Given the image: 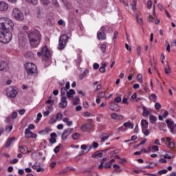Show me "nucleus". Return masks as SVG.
<instances>
[{
	"label": "nucleus",
	"instance_id": "obj_61",
	"mask_svg": "<svg viewBox=\"0 0 176 176\" xmlns=\"http://www.w3.org/2000/svg\"><path fill=\"white\" fill-rule=\"evenodd\" d=\"M104 167V162H102L98 166V170H102Z\"/></svg>",
	"mask_w": 176,
	"mask_h": 176
},
{
	"label": "nucleus",
	"instance_id": "obj_33",
	"mask_svg": "<svg viewBox=\"0 0 176 176\" xmlns=\"http://www.w3.org/2000/svg\"><path fill=\"white\" fill-rule=\"evenodd\" d=\"M143 113L142 115L144 117H146L149 115V111H148V109L145 106L142 107Z\"/></svg>",
	"mask_w": 176,
	"mask_h": 176
},
{
	"label": "nucleus",
	"instance_id": "obj_50",
	"mask_svg": "<svg viewBox=\"0 0 176 176\" xmlns=\"http://www.w3.org/2000/svg\"><path fill=\"white\" fill-rule=\"evenodd\" d=\"M137 79L138 82H140V83H142V74H138Z\"/></svg>",
	"mask_w": 176,
	"mask_h": 176
},
{
	"label": "nucleus",
	"instance_id": "obj_45",
	"mask_svg": "<svg viewBox=\"0 0 176 176\" xmlns=\"http://www.w3.org/2000/svg\"><path fill=\"white\" fill-rule=\"evenodd\" d=\"M170 133H172L173 134L176 133V124H175V125H173V126H170L169 128Z\"/></svg>",
	"mask_w": 176,
	"mask_h": 176
},
{
	"label": "nucleus",
	"instance_id": "obj_57",
	"mask_svg": "<svg viewBox=\"0 0 176 176\" xmlns=\"http://www.w3.org/2000/svg\"><path fill=\"white\" fill-rule=\"evenodd\" d=\"M19 162V160L17 158H14V160H12L10 163V164H16Z\"/></svg>",
	"mask_w": 176,
	"mask_h": 176
},
{
	"label": "nucleus",
	"instance_id": "obj_62",
	"mask_svg": "<svg viewBox=\"0 0 176 176\" xmlns=\"http://www.w3.org/2000/svg\"><path fill=\"white\" fill-rule=\"evenodd\" d=\"M169 148H170V149L174 148V146H175V144L173 142H169L168 144Z\"/></svg>",
	"mask_w": 176,
	"mask_h": 176
},
{
	"label": "nucleus",
	"instance_id": "obj_51",
	"mask_svg": "<svg viewBox=\"0 0 176 176\" xmlns=\"http://www.w3.org/2000/svg\"><path fill=\"white\" fill-rule=\"evenodd\" d=\"M60 146H57L54 148V152L55 153H58L60 152Z\"/></svg>",
	"mask_w": 176,
	"mask_h": 176
},
{
	"label": "nucleus",
	"instance_id": "obj_54",
	"mask_svg": "<svg viewBox=\"0 0 176 176\" xmlns=\"http://www.w3.org/2000/svg\"><path fill=\"white\" fill-rule=\"evenodd\" d=\"M42 118V113H38L37 114V118H36V123H38V122H39V120H41V118Z\"/></svg>",
	"mask_w": 176,
	"mask_h": 176
},
{
	"label": "nucleus",
	"instance_id": "obj_2",
	"mask_svg": "<svg viewBox=\"0 0 176 176\" xmlns=\"http://www.w3.org/2000/svg\"><path fill=\"white\" fill-rule=\"evenodd\" d=\"M13 27H14V23L12 20L9 18H0V30L11 31V30H13Z\"/></svg>",
	"mask_w": 176,
	"mask_h": 176
},
{
	"label": "nucleus",
	"instance_id": "obj_17",
	"mask_svg": "<svg viewBox=\"0 0 176 176\" xmlns=\"http://www.w3.org/2000/svg\"><path fill=\"white\" fill-rule=\"evenodd\" d=\"M57 133H52L50 134V144H56L57 142Z\"/></svg>",
	"mask_w": 176,
	"mask_h": 176
},
{
	"label": "nucleus",
	"instance_id": "obj_53",
	"mask_svg": "<svg viewBox=\"0 0 176 176\" xmlns=\"http://www.w3.org/2000/svg\"><path fill=\"white\" fill-rule=\"evenodd\" d=\"M111 167H112L111 162H107L104 164V168H111Z\"/></svg>",
	"mask_w": 176,
	"mask_h": 176
},
{
	"label": "nucleus",
	"instance_id": "obj_42",
	"mask_svg": "<svg viewBox=\"0 0 176 176\" xmlns=\"http://www.w3.org/2000/svg\"><path fill=\"white\" fill-rule=\"evenodd\" d=\"M98 98H104L105 97V91H100L97 94Z\"/></svg>",
	"mask_w": 176,
	"mask_h": 176
},
{
	"label": "nucleus",
	"instance_id": "obj_4",
	"mask_svg": "<svg viewBox=\"0 0 176 176\" xmlns=\"http://www.w3.org/2000/svg\"><path fill=\"white\" fill-rule=\"evenodd\" d=\"M6 91L7 97H10V98H16V96L19 94V89L13 86L7 88Z\"/></svg>",
	"mask_w": 176,
	"mask_h": 176
},
{
	"label": "nucleus",
	"instance_id": "obj_3",
	"mask_svg": "<svg viewBox=\"0 0 176 176\" xmlns=\"http://www.w3.org/2000/svg\"><path fill=\"white\" fill-rule=\"evenodd\" d=\"M25 69L29 76H38V67L32 63H27L25 65Z\"/></svg>",
	"mask_w": 176,
	"mask_h": 176
},
{
	"label": "nucleus",
	"instance_id": "obj_6",
	"mask_svg": "<svg viewBox=\"0 0 176 176\" xmlns=\"http://www.w3.org/2000/svg\"><path fill=\"white\" fill-rule=\"evenodd\" d=\"M12 17L17 20L18 21H23L24 20V14L21 12V10H19V8H15L12 10Z\"/></svg>",
	"mask_w": 176,
	"mask_h": 176
},
{
	"label": "nucleus",
	"instance_id": "obj_1",
	"mask_svg": "<svg viewBox=\"0 0 176 176\" xmlns=\"http://www.w3.org/2000/svg\"><path fill=\"white\" fill-rule=\"evenodd\" d=\"M29 42L32 47H38L41 42V34L39 32L30 31L28 33Z\"/></svg>",
	"mask_w": 176,
	"mask_h": 176
},
{
	"label": "nucleus",
	"instance_id": "obj_52",
	"mask_svg": "<svg viewBox=\"0 0 176 176\" xmlns=\"http://www.w3.org/2000/svg\"><path fill=\"white\" fill-rule=\"evenodd\" d=\"M45 103L49 104L50 105H54V100L50 99L45 102Z\"/></svg>",
	"mask_w": 176,
	"mask_h": 176
},
{
	"label": "nucleus",
	"instance_id": "obj_38",
	"mask_svg": "<svg viewBox=\"0 0 176 176\" xmlns=\"http://www.w3.org/2000/svg\"><path fill=\"white\" fill-rule=\"evenodd\" d=\"M80 138V134H79L78 133H74L72 135V140H79V138Z\"/></svg>",
	"mask_w": 176,
	"mask_h": 176
},
{
	"label": "nucleus",
	"instance_id": "obj_7",
	"mask_svg": "<svg viewBox=\"0 0 176 176\" xmlns=\"http://www.w3.org/2000/svg\"><path fill=\"white\" fill-rule=\"evenodd\" d=\"M107 28L104 26H102L100 30L97 33V38L99 41H105L107 39V34H105Z\"/></svg>",
	"mask_w": 176,
	"mask_h": 176
},
{
	"label": "nucleus",
	"instance_id": "obj_64",
	"mask_svg": "<svg viewBox=\"0 0 176 176\" xmlns=\"http://www.w3.org/2000/svg\"><path fill=\"white\" fill-rule=\"evenodd\" d=\"M82 105L85 108H89V102H87V101H85Z\"/></svg>",
	"mask_w": 176,
	"mask_h": 176
},
{
	"label": "nucleus",
	"instance_id": "obj_15",
	"mask_svg": "<svg viewBox=\"0 0 176 176\" xmlns=\"http://www.w3.org/2000/svg\"><path fill=\"white\" fill-rule=\"evenodd\" d=\"M8 9H9V5L4 1H0V12H6Z\"/></svg>",
	"mask_w": 176,
	"mask_h": 176
},
{
	"label": "nucleus",
	"instance_id": "obj_26",
	"mask_svg": "<svg viewBox=\"0 0 176 176\" xmlns=\"http://www.w3.org/2000/svg\"><path fill=\"white\" fill-rule=\"evenodd\" d=\"M157 120V118H156V116H151L149 117L150 123H151L152 124H155V123H156Z\"/></svg>",
	"mask_w": 176,
	"mask_h": 176
},
{
	"label": "nucleus",
	"instance_id": "obj_19",
	"mask_svg": "<svg viewBox=\"0 0 176 176\" xmlns=\"http://www.w3.org/2000/svg\"><path fill=\"white\" fill-rule=\"evenodd\" d=\"M50 131H52V129L46 127L45 129L39 131L38 134H40L41 135H46V134H49Z\"/></svg>",
	"mask_w": 176,
	"mask_h": 176
},
{
	"label": "nucleus",
	"instance_id": "obj_60",
	"mask_svg": "<svg viewBox=\"0 0 176 176\" xmlns=\"http://www.w3.org/2000/svg\"><path fill=\"white\" fill-rule=\"evenodd\" d=\"M115 102H122V98L118 96L114 99Z\"/></svg>",
	"mask_w": 176,
	"mask_h": 176
},
{
	"label": "nucleus",
	"instance_id": "obj_39",
	"mask_svg": "<svg viewBox=\"0 0 176 176\" xmlns=\"http://www.w3.org/2000/svg\"><path fill=\"white\" fill-rule=\"evenodd\" d=\"M91 157H102V153L96 152L92 154Z\"/></svg>",
	"mask_w": 176,
	"mask_h": 176
},
{
	"label": "nucleus",
	"instance_id": "obj_21",
	"mask_svg": "<svg viewBox=\"0 0 176 176\" xmlns=\"http://www.w3.org/2000/svg\"><path fill=\"white\" fill-rule=\"evenodd\" d=\"M15 139L16 138L14 137L9 138L8 140L6 143L5 147L9 148V146H10V145H12V142H13V141H14Z\"/></svg>",
	"mask_w": 176,
	"mask_h": 176
},
{
	"label": "nucleus",
	"instance_id": "obj_46",
	"mask_svg": "<svg viewBox=\"0 0 176 176\" xmlns=\"http://www.w3.org/2000/svg\"><path fill=\"white\" fill-rule=\"evenodd\" d=\"M67 89L65 87H63L60 89L61 91V96L62 97H64V96H65V94H67Z\"/></svg>",
	"mask_w": 176,
	"mask_h": 176
},
{
	"label": "nucleus",
	"instance_id": "obj_29",
	"mask_svg": "<svg viewBox=\"0 0 176 176\" xmlns=\"http://www.w3.org/2000/svg\"><path fill=\"white\" fill-rule=\"evenodd\" d=\"M36 16L38 19H42V17H43V12H42V11H41V10L38 8Z\"/></svg>",
	"mask_w": 176,
	"mask_h": 176
},
{
	"label": "nucleus",
	"instance_id": "obj_43",
	"mask_svg": "<svg viewBox=\"0 0 176 176\" xmlns=\"http://www.w3.org/2000/svg\"><path fill=\"white\" fill-rule=\"evenodd\" d=\"M41 2L42 5H44V6H48V5H50V1L49 0H41Z\"/></svg>",
	"mask_w": 176,
	"mask_h": 176
},
{
	"label": "nucleus",
	"instance_id": "obj_8",
	"mask_svg": "<svg viewBox=\"0 0 176 176\" xmlns=\"http://www.w3.org/2000/svg\"><path fill=\"white\" fill-rule=\"evenodd\" d=\"M37 55L38 56V57H41V56H43V57L49 58L50 57V51H49V49H47V47L45 45L42 47L41 52H38L37 53Z\"/></svg>",
	"mask_w": 176,
	"mask_h": 176
},
{
	"label": "nucleus",
	"instance_id": "obj_37",
	"mask_svg": "<svg viewBox=\"0 0 176 176\" xmlns=\"http://www.w3.org/2000/svg\"><path fill=\"white\" fill-rule=\"evenodd\" d=\"M166 124H168V128L170 129V127H173V126H175V124H174V122L170 120H166Z\"/></svg>",
	"mask_w": 176,
	"mask_h": 176
},
{
	"label": "nucleus",
	"instance_id": "obj_59",
	"mask_svg": "<svg viewBox=\"0 0 176 176\" xmlns=\"http://www.w3.org/2000/svg\"><path fill=\"white\" fill-rule=\"evenodd\" d=\"M29 3H32V5H38V0H30Z\"/></svg>",
	"mask_w": 176,
	"mask_h": 176
},
{
	"label": "nucleus",
	"instance_id": "obj_27",
	"mask_svg": "<svg viewBox=\"0 0 176 176\" xmlns=\"http://www.w3.org/2000/svg\"><path fill=\"white\" fill-rule=\"evenodd\" d=\"M141 126H142V129H148V121H146V120H142Z\"/></svg>",
	"mask_w": 176,
	"mask_h": 176
},
{
	"label": "nucleus",
	"instance_id": "obj_44",
	"mask_svg": "<svg viewBox=\"0 0 176 176\" xmlns=\"http://www.w3.org/2000/svg\"><path fill=\"white\" fill-rule=\"evenodd\" d=\"M167 173H168V170L167 169H162L161 170H159L157 172V174H159V175H163V174H167Z\"/></svg>",
	"mask_w": 176,
	"mask_h": 176
},
{
	"label": "nucleus",
	"instance_id": "obj_49",
	"mask_svg": "<svg viewBox=\"0 0 176 176\" xmlns=\"http://www.w3.org/2000/svg\"><path fill=\"white\" fill-rule=\"evenodd\" d=\"M133 5H132V10H135L137 9V0H133Z\"/></svg>",
	"mask_w": 176,
	"mask_h": 176
},
{
	"label": "nucleus",
	"instance_id": "obj_11",
	"mask_svg": "<svg viewBox=\"0 0 176 176\" xmlns=\"http://www.w3.org/2000/svg\"><path fill=\"white\" fill-rule=\"evenodd\" d=\"M111 118L113 120H117L118 122H120L124 119V116H123V115L118 114L116 113H111Z\"/></svg>",
	"mask_w": 176,
	"mask_h": 176
},
{
	"label": "nucleus",
	"instance_id": "obj_24",
	"mask_svg": "<svg viewBox=\"0 0 176 176\" xmlns=\"http://www.w3.org/2000/svg\"><path fill=\"white\" fill-rule=\"evenodd\" d=\"M8 68V63L6 62H0V71H3Z\"/></svg>",
	"mask_w": 176,
	"mask_h": 176
},
{
	"label": "nucleus",
	"instance_id": "obj_13",
	"mask_svg": "<svg viewBox=\"0 0 176 176\" xmlns=\"http://www.w3.org/2000/svg\"><path fill=\"white\" fill-rule=\"evenodd\" d=\"M67 105H68V101H67V97L62 96L60 99V102L59 103V107L67 108Z\"/></svg>",
	"mask_w": 176,
	"mask_h": 176
},
{
	"label": "nucleus",
	"instance_id": "obj_48",
	"mask_svg": "<svg viewBox=\"0 0 176 176\" xmlns=\"http://www.w3.org/2000/svg\"><path fill=\"white\" fill-rule=\"evenodd\" d=\"M79 101H80V99H79L78 97H76L74 98V105H78V104H79Z\"/></svg>",
	"mask_w": 176,
	"mask_h": 176
},
{
	"label": "nucleus",
	"instance_id": "obj_32",
	"mask_svg": "<svg viewBox=\"0 0 176 176\" xmlns=\"http://www.w3.org/2000/svg\"><path fill=\"white\" fill-rule=\"evenodd\" d=\"M100 50L103 54L107 53V45L105 43L100 45Z\"/></svg>",
	"mask_w": 176,
	"mask_h": 176
},
{
	"label": "nucleus",
	"instance_id": "obj_63",
	"mask_svg": "<svg viewBox=\"0 0 176 176\" xmlns=\"http://www.w3.org/2000/svg\"><path fill=\"white\" fill-rule=\"evenodd\" d=\"M147 6L148 9H151V8H152V1L151 0H148L147 1Z\"/></svg>",
	"mask_w": 176,
	"mask_h": 176
},
{
	"label": "nucleus",
	"instance_id": "obj_16",
	"mask_svg": "<svg viewBox=\"0 0 176 176\" xmlns=\"http://www.w3.org/2000/svg\"><path fill=\"white\" fill-rule=\"evenodd\" d=\"M92 127L93 125L91 123H87L82 125L81 130L82 131L86 132L89 131V130H91Z\"/></svg>",
	"mask_w": 176,
	"mask_h": 176
},
{
	"label": "nucleus",
	"instance_id": "obj_30",
	"mask_svg": "<svg viewBox=\"0 0 176 176\" xmlns=\"http://www.w3.org/2000/svg\"><path fill=\"white\" fill-rule=\"evenodd\" d=\"M75 95V90L70 89L68 92H67V96L68 98H72V96Z\"/></svg>",
	"mask_w": 176,
	"mask_h": 176
},
{
	"label": "nucleus",
	"instance_id": "obj_25",
	"mask_svg": "<svg viewBox=\"0 0 176 176\" xmlns=\"http://www.w3.org/2000/svg\"><path fill=\"white\" fill-rule=\"evenodd\" d=\"M63 121L64 122V123H66L67 126H68L69 127L72 126L73 124L72 121H69V119L68 118H64Z\"/></svg>",
	"mask_w": 176,
	"mask_h": 176
},
{
	"label": "nucleus",
	"instance_id": "obj_31",
	"mask_svg": "<svg viewBox=\"0 0 176 176\" xmlns=\"http://www.w3.org/2000/svg\"><path fill=\"white\" fill-rule=\"evenodd\" d=\"M92 148H94V149H97V148H98V143L94 142L92 146H89V148L88 149L87 152H90Z\"/></svg>",
	"mask_w": 176,
	"mask_h": 176
},
{
	"label": "nucleus",
	"instance_id": "obj_9",
	"mask_svg": "<svg viewBox=\"0 0 176 176\" xmlns=\"http://www.w3.org/2000/svg\"><path fill=\"white\" fill-rule=\"evenodd\" d=\"M12 38H13V34H12V32H6L3 34L1 43H9V42L12 41Z\"/></svg>",
	"mask_w": 176,
	"mask_h": 176
},
{
	"label": "nucleus",
	"instance_id": "obj_14",
	"mask_svg": "<svg viewBox=\"0 0 176 176\" xmlns=\"http://www.w3.org/2000/svg\"><path fill=\"white\" fill-rule=\"evenodd\" d=\"M32 168L33 170H36L37 173H42V171H45V169L41 167V164L38 162H35L34 165H32Z\"/></svg>",
	"mask_w": 176,
	"mask_h": 176
},
{
	"label": "nucleus",
	"instance_id": "obj_22",
	"mask_svg": "<svg viewBox=\"0 0 176 176\" xmlns=\"http://www.w3.org/2000/svg\"><path fill=\"white\" fill-rule=\"evenodd\" d=\"M100 138L102 142H105V141L108 140V138H109V135H108V133H103L101 134Z\"/></svg>",
	"mask_w": 176,
	"mask_h": 176
},
{
	"label": "nucleus",
	"instance_id": "obj_56",
	"mask_svg": "<svg viewBox=\"0 0 176 176\" xmlns=\"http://www.w3.org/2000/svg\"><path fill=\"white\" fill-rule=\"evenodd\" d=\"M151 148L153 151H155V152H159V146H152Z\"/></svg>",
	"mask_w": 176,
	"mask_h": 176
},
{
	"label": "nucleus",
	"instance_id": "obj_10",
	"mask_svg": "<svg viewBox=\"0 0 176 176\" xmlns=\"http://www.w3.org/2000/svg\"><path fill=\"white\" fill-rule=\"evenodd\" d=\"M72 133V129L68 128L67 129H65L62 133L61 138L63 141H65V140H67L69 135H71V133Z\"/></svg>",
	"mask_w": 176,
	"mask_h": 176
},
{
	"label": "nucleus",
	"instance_id": "obj_20",
	"mask_svg": "<svg viewBox=\"0 0 176 176\" xmlns=\"http://www.w3.org/2000/svg\"><path fill=\"white\" fill-rule=\"evenodd\" d=\"M19 151L23 155L28 153V148L25 146H19Z\"/></svg>",
	"mask_w": 176,
	"mask_h": 176
},
{
	"label": "nucleus",
	"instance_id": "obj_47",
	"mask_svg": "<svg viewBox=\"0 0 176 176\" xmlns=\"http://www.w3.org/2000/svg\"><path fill=\"white\" fill-rule=\"evenodd\" d=\"M167 67H168V68H165L164 72H165V74H166V75H168V74H170V72H171V70L170 69V65L167 64Z\"/></svg>",
	"mask_w": 176,
	"mask_h": 176
},
{
	"label": "nucleus",
	"instance_id": "obj_58",
	"mask_svg": "<svg viewBox=\"0 0 176 176\" xmlns=\"http://www.w3.org/2000/svg\"><path fill=\"white\" fill-rule=\"evenodd\" d=\"M138 56H141V46L138 45L137 47Z\"/></svg>",
	"mask_w": 176,
	"mask_h": 176
},
{
	"label": "nucleus",
	"instance_id": "obj_40",
	"mask_svg": "<svg viewBox=\"0 0 176 176\" xmlns=\"http://www.w3.org/2000/svg\"><path fill=\"white\" fill-rule=\"evenodd\" d=\"M25 56L27 58H34V53H32L31 52H26L25 54Z\"/></svg>",
	"mask_w": 176,
	"mask_h": 176
},
{
	"label": "nucleus",
	"instance_id": "obj_41",
	"mask_svg": "<svg viewBox=\"0 0 176 176\" xmlns=\"http://www.w3.org/2000/svg\"><path fill=\"white\" fill-rule=\"evenodd\" d=\"M135 17H136V20L138 23V24H140V25H142L143 22H142V18H138V14H135Z\"/></svg>",
	"mask_w": 176,
	"mask_h": 176
},
{
	"label": "nucleus",
	"instance_id": "obj_34",
	"mask_svg": "<svg viewBox=\"0 0 176 176\" xmlns=\"http://www.w3.org/2000/svg\"><path fill=\"white\" fill-rule=\"evenodd\" d=\"M124 126L126 129H134V125H133L131 122H124Z\"/></svg>",
	"mask_w": 176,
	"mask_h": 176
},
{
	"label": "nucleus",
	"instance_id": "obj_35",
	"mask_svg": "<svg viewBox=\"0 0 176 176\" xmlns=\"http://www.w3.org/2000/svg\"><path fill=\"white\" fill-rule=\"evenodd\" d=\"M54 116L58 122H60V120H63V118H64V116L61 113H58L56 115H54Z\"/></svg>",
	"mask_w": 176,
	"mask_h": 176
},
{
	"label": "nucleus",
	"instance_id": "obj_23",
	"mask_svg": "<svg viewBox=\"0 0 176 176\" xmlns=\"http://www.w3.org/2000/svg\"><path fill=\"white\" fill-rule=\"evenodd\" d=\"M105 68H107V63L102 64V67L99 68V72H100L101 74H105L107 71Z\"/></svg>",
	"mask_w": 176,
	"mask_h": 176
},
{
	"label": "nucleus",
	"instance_id": "obj_18",
	"mask_svg": "<svg viewBox=\"0 0 176 176\" xmlns=\"http://www.w3.org/2000/svg\"><path fill=\"white\" fill-rule=\"evenodd\" d=\"M109 108L111 109V111H118L119 106L114 102H111L109 103Z\"/></svg>",
	"mask_w": 176,
	"mask_h": 176
},
{
	"label": "nucleus",
	"instance_id": "obj_28",
	"mask_svg": "<svg viewBox=\"0 0 176 176\" xmlns=\"http://www.w3.org/2000/svg\"><path fill=\"white\" fill-rule=\"evenodd\" d=\"M57 118H56V116H53L51 119L48 121V124H54L56 122H57Z\"/></svg>",
	"mask_w": 176,
	"mask_h": 176
},
{
	"label": "nucleus",
	"instance_id": "obj_36",
	"mask_svg": "<svg viewBox=\"0 0 176 176\" xmlns=\"http://www.w3.org/2000/svg\"><path fill=\"white\" fill-rule=\"evenodd\" d=\"M142 132L143 133L144 135L146 137H148L151 134V132H149V130L148 128H144L142 129Z\"/></svg>",
	"mask_w": 176,
	"mask_h": 176
},
{
	"label": "nucleus",
	"instance_id": "obj_12",
	"mask_svg": "<svg viewBox=\"0 0 176 176\" xmlns=\"http://www.w3.org/2000/svg\"><path fill=\"white\" fill-rule=\"evenodd\" d=\"M25 138H36L38 135L36 134L32 133L30 129H25Z\"/></svg>",
	"mask_w": 176,
	"mask_h": 176
},
{
	"label": "nucleus",
	"instance_id": "obj_5",
	"mask_svg": "<svg viewBox=\"0 0 176 176\" xmlns=\"http://www.w3.org/2000/svg\"><path fill=\"white\" fill-rule=\"evenodd\" d=\"M68 35L67 34H63L60 36L58 41V50H63V49L65 48V46L68 42Z\"/></svg>",
	"mask_w": 176,
	"mask_h": 176
},
{
	"label": "nucleus",
	"instance_id": "obj_55",
	"mask_svg": "<svg viewBox=\"0 0 176 176\" xmlns=\"http://www.w3.org/2000/svg\"><path fill=\"white\" fill-rule=\"evenodd\" d=\"M155 109H160L162 108V104H160L159 102H157L155 104Z\"/></svg>",
	"mask_w": 176,
	"mask_h": 176
}]
</instances>
